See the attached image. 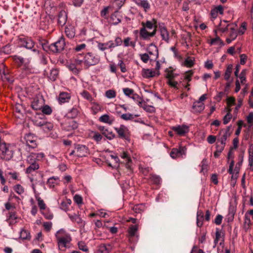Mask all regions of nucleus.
<instances>
[{
	"label": "nucleus",
	"mask_w": 253,
	"mask_h": 253,
	"mask_svg": "<svg viewBox=\"0 0 253 253\" xmlns=\"http://www.w3.org/2000/svg\"><path fill=\"white\" fill-rule=\"evenodd\" d=\"M70 99V94L66 92H60L58 97V102L60 104L68 102Z\"/></svg>",
	"instance_id": "dca6fc26"
},
{
	"label": "nucleus",
	"mask_w": 253,
	"mask_h": 253,
	"mask_svg": "<svg viewBox=\"0 0 253 253\" xmlns=\"http://www.w3.org/2000/svg\"><path fill=\"white\" fill-rule=\"evenodd\" d=\"M204 213L201 211H198L197 212V225L200 227L203 225L204 220Z\"/></svg>",
	"instance_id": "2f4dec72"
},
{
	"label": "nucleus",
	"mask_w": 253,
	"mask_h": 253,
	"mask_svg": "<svg viewBox=\"0 0 253 253\" xmlns=\"http://www.w3.org/2000/svg\"><path fill=\"white\" fill-rule=\"evenodd\" d=\"M88 153V148L85 145L79 144L76 146V156L77 157H86Z\"/></svg>",
	"instance_id": "9d476101"
},
{
	"label": "nucleus",
	"mask_w": 253,
	"mask_h": 253,
	"mask_svg": "<svg viewBox=\"0 0 253 253\" xmlns=\"http://www.w3.org/2000/svg\"><path fill=\"white\" fill-rule=\"evenodd\" d=\"M177 75L178 74L175 73L173 71H169L167 74V78L169 80H173Z\"/></svg>",
	"instance_id": "774afa93"
},
{
	"label": "nucleus",
	"mask_w": 253,
	"mask_h": 253,
	"mask_svg": "<svg viewBox=\"0 0 253 253\" xmlns=\"http://www.w3.org/2000/svg\"><path fill=\"white\" fill-rule=\"evenodd\" d=\"M224 146L221 144H218L217 143L216 147V151L214 153V156L215 157L217 158L220 155V153L222 152L224 148Z\"/></svg>",
	"instance_id": "c03bdc74"
},
{
	"label": "nucleus",
	"mask_w": 253,
	"mask_h": 253,
	"mask_svg": "<svg viewBox=\"0 0 253 253\" xmlns=\"http://www.w3.org/2000/svg\"><path fill=\"white\" fill-rule=\"evenodd\" d=\"M121 157L124 159L126 162V168L131 170V167L130 165V163L131 162V160L130 157L128 156L127 153L126 152H123V153L121 155Z\"/></svg>",
	"instance_id": "c756f323"
},
{
	"label": "nucleus",
	"mask_w": 253,
	"mask_h": 253,
	"mask_svg": "<svg viewBox=\"0 0 253 253\" xmlns=\"http://www.w3.org/2000/svg\"><path fill=\"white\" fill-rule=\"evenodd\" d=\"M68 69L73 73L77 74L79 73L80 70L77 68L76 65L75 64H70L68 66Z\"/></svg>",
	"instance_id": "052dcab7"
},
{
	"label": "nucleus",
	"mask_w": 253,
	"mask_h": 253,
	"mask_svg": "<svg viewBox=\"0 0 253 253\" xmlns=\"http://www.w3.org/2000/svg\"><path fill=\"white\" fill-rule=\"evenodd\" d=\"M133 1L139 6L144 8L145 11L148 10L150 5L147 0H133Z\"/></svg>",
	"instance_id": "aec40b11"
},
{
	"label": "nucleus",
	"mask_w": 253,
	"mask_h": 253,
	"mask_svg": "<svg viewBox=\"0 0 253 253\" xmlns=\"http://www.w3.org/2000/svg\"><path fill=\"white\" fill-rule=\"evenodd\" d=\"M14 61L19 64L20 65L24 64L26 61V59L18 56H15L14 57Z\"/></svg>",
	"instance_id": "69168bd1"
},
{
	"label": "nucleus",
	"mask_w": 253,
	"mask_h": 253,
	"mask_svg": "<svg viewBox=\"0 0 253 253\" xmlns=\"http://www.w3.org/2000/svg\"><path fill=\"white\" fill-rule=\"evenodd\" d=\"M115 130L117 131L120 138H126L128 129L125 125H122L118 127H115Z\"/></svg>",
	"instance_id": "f3484780"
},
{
	"label": "nucleus",
	"mask_w": 253,
	"mask_h": 253,
	"mask_svg": "<svg viewBox=\"0 0 253 253\" xmlns=\"http://www.w3.org/2000/svg\"><path fill=\"white\" fill-rule=\"evenodd\" d=\"M29 164L30 166L26 169V172L27 173H31L39 169V165L37 163Z\"/></svg>",
	"instance_id": "e433bc0d"
},
{
	"label": "nucleus",
	"mask_w": 253,
	"mask_h": 253,
	"mask_svg": "<svg viewBox=\"0 0 253 253\" xmlns=\"http://www.w3.org/2000/svg\"><path fill=\"white\" fill-rule=\"evenodd\" d=\"M91 134H92V138L96 142H99L101 140L102 136L98 132L96 131H92Z\"/></svg>",
	"instance_id": "5fc2aeb1"
},
{
	"label": "nucleus",
	"mask_w": 253,
	"mask_h": 253,
	"mask_svg": "<svg viewBox=\"0 0 253 253\" xmlns=\"http://www.w3.org/2000/svg\"><path fill=\"white\" fill-rule=\"evenodd\" d=\"M1 78L3 81H7L9 83H12L13 82V80L10 77V76L6 74L4 71L1 74Z\"/></svg>",
	"instance_id": "8fccbe9b"
},
{
	"label": "nucleus",
	"mask_w": 253,
	"mask_h": 253,
	"mask_svg": "<svg viewBox=\"0 0 253 253\" xmlns=\"http://www.w3.org/2000/svg\"><path fill=\"white\" fill-rule=\"evenodd\" d=\"M225 109L227 113L223 119V122L224 125L227 124L230 122L232 117V114L231 113V109L229 108H226Z\"/></svg>",
	"instance_id": "c9c22d12"
},
{
	"label": "nucleus",
	"mask_w": 253,
	"mask_h": 253,
	"mask_svg": "<svg viewBox=\"0 0 253 253\" xmlns=\"http://www.w3.org/2000/svg\"><path fill=\"white\" fill-rule=\"evenodd\" d=\"M98 120L100 122L107 124L109 125H111L115 121V118L113 116H109L108 114H104L99 117Z\"/></svg>",
	"instance_id": "2eb2a0df"
},
{
	"label": "nucleus",
	"mask_w": 253,
	"mask_h": 253,
	"mask_svg": "<svg viewBox=\"0 0 253 253\" xmlns=\"http://www.w3.org/2000/svg\"><path fill=\"white\" fill-rule=\"evenodd\" d=\"M13 190L18 194L21 195L23 194L25 192L24 187L20 184H16L13 186Z\"/></svg>",
	"instance_id": "37998d69"
},
{
	"label": "nucleus",
	"mask_w": 253,
	"mask_h": 253,
	"mask_svg": "<svg viewBox=\"0 0 253 253\" xmlns=\"http://www.w3.org/2000/svg\"><path fill=\"white\" fill-rule=\"evenodd\" d=\"M211 45H223V42L219 37H216L215 38L211 40L209 42Z\"/></svg>",
	"instance_id": "09e8293b"
},
{
	"label": "nucleus",
	"mask_w": 253,
	"mask_h": 253,
	"mask_svg": "<svg viewBox=\"0 0 253 253\" xmlns=\"http://www.w3.org/2000/svg\"><path fill=\"white\" fill-rule=\"evenodd\" d=\"M194 59L192 57H188L185 60V64L189 67H192L194 65Z\"/></svg>",
	"instance_id": "338daca9"
},
{
	"label": "nucleus",
	"mask_w": 253,
	"mask_h": 253,
	"mask_svg": "<svg viewBox=\"0 0 253 253\" xmlns=\"http://www.w3.org/2000/svg\"><path fill=\"white\" fill-rule=\"evenodd\" d=\"M80 94L81 96L84 99L87 100L90 102H92L93 100V98L91 95L89 94L88 92L86 90H84L82 92H81Z\"/></svg>",
	"instance_id": "de8ad7c7"
},
{
	"label": "nucleus",
	"mask_w": 253,
	"mask_h": 253,
	"mask_svg": "<svg viewBox=\"0 0 253 253\" xmlns=\"http://www.w3.org/2000/svg\"><path fill=\"white\" fill-rule=\"evenodd\" d=\"M78 110L77 108L73 107L68 112V115L69 117L74 118L76 117L78 114Z\"/></svg>",
	"instance_id": "3c124183"
},
{
	"label": "nucleus",
	"mask_w": 253,
	"mask_h": 253,
	"mask_svg": "<svg viewBox=\"0 0 253 253\" xmlns=\"http://www.w3.org/2000/svg\"><path fill=\"white\" fill-rule=\"evenodd\" d=\"M44 156L42 153H31L27 157V161L29 164L37 163V161L41 160Z\"/></svg>",
	"instance_id": "6e6552de"
},
{
	"label": "nucleus",
	"mask_w": 253,
	"mask_h": 253,
	"mask_svg": "<svg viewBox=\"0 0 253 253\" xmlns=\"http://www.w3.org/2000/svg\"><path fill=\"white\" fill-rule=\"evenodd\" d=\"M236 212V210L233 206H230L228 211V218L233 219L234 218V214Z\"/></svg>",
	"instance_id": "680f3d73"
},
{
	"label": "nucleus",
	"mask_w": 253,
	"mask_h": 253,
	"mask_svg": "<svg viewBox=\"0 0 253 253\" xmlns=\"http://www.w3.org/2000/svg\"><path fill=\"white\" fill-rule=\"evenodd\" d=\"M160 75V72L155 71L152 69H145L143 71V76L144 78H148L158 76Z\"/></svg>",
	"instance_id": "b1692460"
},
{
	"label": "nucleus",
	"mask_w": 253,
	"mask_h": 253,
	"mask_svg": "<svg viewBox=\"0 0 253 253\" xmlns=\"http://www.w3.org/2000/svg\"><path fill=\"white\" fill-rule=\"evenodd\" d=\"M160 35L163 40L167 43L169 42V33L165 26H160Z\"/></svg>",
	"instance_id": "a211bd4d"
},
{
	"label": "nucleus",
	"mask_w": 253,
	"mask_h": 253,
	"mask_svg": "<svg viewBox=\"0 0 253 253\" xmlns=\"http://www.w3.org/2000/svg\"><path fill=\"white\" fill-rule=\"evenodd\" d=\"M78 245L80 250L84 252L88 251V248L84 242L80 241L78 243Z\"/></svg>",
	"instance_id": "e2e57ef3"
},
{
	"label": "nucleus",
	"mask_w": 253,
	"mask_h": 253,
	"mask_svg": "<svg viewBox=\"0 0 253 253\" xmlns=\"http://www.w3.org/2000/svg\"><path fill=\"white\" fill-rule=\"evenodd\" d=\"M35 198L38 202V206L40 208L41 212L46 209V206L43 200L38 195L35 196Z\"/></svg>",
	"instance_id": "f704fd0d"
},
{
	"label": "nucleus",
	"mask_w": 253,
	"mask_h": 253,
	"mask_svg": "<svg viewBox=\"0 0 253 253\" xmlns=\"http://www.w3.org/2000/svg\"><path fill=\"white\" fill-rule=\"evenodd\" d=\"M53 127V125L52 123L49 122H45L43 124L42 129L45 132H48L51 130Z\"/></svg>",
	"instance_id": "79ce46f5"
},
{
	"label": "nucleus",
	"mask_w": 253,
	"mask_h": 253,
	"mask_svg": "<svg viewBox=\"0 0 253 253\" xmlns=\"http://www.w3.org/2000/svg\"><path fill=\"white\" fill-rule=\"evenodd\" d=\"M67 15L65 11H61L58 15V23L59 25L63 26L67 21Z\"/></svg>",
	"instance_id": "4be33fe9"
},
{
	"label": "nucleus",
	"mask_w": 253,
	"mask_h": 253,
	"mask_svg": "<svg viewBox=\"0 0 253 253\" xmlns=\"http://www.w3.org/2000/svg\"><path fill=\"white\" fill-rule=\"evenodd\" d=\"M150 178L151 181L156 184H160L161 181V177L157 175H152Z\"/></svg>",
	"instance_id": "bf43d9fd"
},
{
	"label": "nucleus",
	"mask_w": 253,
	"mask_h": 253,
	"mask_svg": "<svg viewBox=\"0 0 253 253\" xmlns=\"http://www.w3.org/2000/svg\"><path fill=\"white\" fill-rule=\"evenodd\" d=\"M139 116L138 115H133L130 113L123 114L121 116V118L125 121L132 120L135 117Z\"/></svg>",
	"instance_id": "58836bf2"
},
{
	"label": "nucleus",
	"mask_w": 253,
	"mask_h": 253,
	"mask_svg": "<svg viewBox=\"0 0 253 253\" xmlns=\"http://www.w3.org/2000/svg\"><path fill=\"white\" fill-rule=\"evenodd\" d=\"M18 43L21 47H25L28 49H32L37 55L40 54L39 50L36 48L33 49L35 44V42L31 37H20L18 39Z\"/></svg>",
	"instance_id": "f03ea898"
},
{
	"label": "nucleus",
	"mask_w": 253,
	"mask_h": 253,
	"mask_svg": "<svg viewBox=\"0 0 253 253\" xmlns=\"http://www.w3.org/2000/svg\"><path fill=\"white\" fill-rule=\"evenodd\" d=\"M193 108L195 112H201L205 109L204 103L197 101L193 103Z\"/></svg>",
	"instance_id": "cd10ccee"
},
{
	"label": "nucleus",
	"mask_w": 253,
	"mask_h": 253,
	"mask_svg": "<svg viewBox=\"0 0 253 253\" xmlns=\"http://www.w3.org/2000/svg\"><path fill=\"white\" fill-rule=\"evenodd\" d=\"M246 30H247V23L246 22H243L242 23V24L238 31V33L239 35H243L245 33Z\"/></svg>",
	"instance_id": "0e129e2a"
},
{
	"label": "nucleus",
	"mask_w": 253,
	"mask_h": 253,
	"mask_svg": "<svg viewBox=\"0 0 253 253\" xmlns=\"http://www.w3.org/2000/svg\"><path fill=\"white\" fill-rule=\"evenodd\" d=\"M68 216L70 219L73 222H76L78 224L81 223L83 222V220L81 219V218L77 214H74L73 215H71L70 214H68Z\"/></svg>",
	"instance_id": "a18cd8bd"
},
{
	"label": "nucleus",
	"mask_w": 253,
	"mask_h": 253,
	"mask_svg": "<svg viewBox=\"0 0 253 253\" xmlns=\"http://www.w3.org/2000/svg\"><path fill=\"white\" fill-rule=\"evenodd\" d=\"M112 250V246L110 244H101L98 249L100 253H109Z\"/></svg>",
	"instance_id": "bb28decb"
},
{
	"label": "nucleus",
	"mask_w": 253,
	"mask_h": 253,
	"mask_svg": "<svg viewBox=\"0 0 253 253\" xmlns=\"http://www.w3.org/2000/svg\"><path fill=\"white\" fill-rule=\"evenodd\" d=\"M58 74V71L55 69H52L50 70L49 78L50 80L55 81Z\"/></svg>",
	"instance_id": "6e6d98bb"
},
{
	"label": "nucleus",
	"mask_w": 253,
	"mask_h": 253,
	"mask_svg": "<svg viewBox=\"0 0 253 253\" xmlns=\"http://www.w3.org/2000/svg\"><path fill=\"white\" fill-rule=\"evenodd\" d=\"M58 247L60 249L68 247V245L72 240L70 234L67 233L63 229H60L55 234Z\"/></svg>",
	"instance_id": "f257e3e1"
},
{
	"label": "nucleus",
	"mask_w": 253,
	"mask_h": 253,
	"mask_svg": "<svg viewBox=\"0 0 253 253\" xmlns=\"http://www.w3.org/2000/svg\"><path fill=\"white\" fill-rule=\"evenodd\" d=\"M123 90V92L126 96L131 98L133 100H136L139 98V96L137 94L135 93L134 90L131 88L128 87L124 88Z\"/></svg>",
	"instance_id": "6ab92c4d"
},
{
	"label": "nucleus",
	"mask_w": 253,
	"mask_h": 253,
	"mask_svg": "<svg viewBox=\"0 0 253 253\" xmlns=\"http://www.w3.org/2000/svg\"><path fill=\"white\" fill-rule=\"evenodd\" d=\"M139 56L141 60L145 63H147L149 60H155L147 53L139 54Z\"/></svg>",
	"instance_id": "ea45409f"
},
{
	"label": "nucleus",
	"mask_w": 253,
	"mask_h": 253,
	"mask_svg": "<svg viewBox=\"0 0 253 253\" xmlns=\"http://www.w3.org/2000/svg\"><path fill=\"white\" fill-rule=\"evenodd\" d=\"M91 102V110L94 115L96 114L99 111H101L103 107L102 106L99 104L98 103L96 102Z\"/></svg>",
	"instance_id": "473e14b6"
},
{
	"label": "nucleus",
	"mask_w": 253,
	"mask_h": 253,
	"mask_svg": "<svg viewBox=\"0 0 253 253\" xmlns=\"http://www.w3.org/2000/svg\"><path fill=\"white\" fill-rule=\"evenodd\" d=\"M41 110L44 114L47 115H50L52 112V110L51 107L47 105L42 106Z\"/></svg>",
	"instance_id": "49530a36"
},
{
	"label": "nucleus",
	"mask_w": 253,
	"mask_h": 253,
	"mask_svg": "<svg viewBox=\"0 0 253 253\" xmlns=\"http://www.w3.org/2000/svg\"><path fill=\"white\" fill-rule=\"evenodd\" d=\"M105 96L107 98L109 99L114 98L116 97V93L114 90L109 89L106 91Z\"/></svg>",
	"instance_id": "864d4df0"
},
{
	"label": "nucleus",
	"mask_w": 253,
	"mask_h": 253,
	"mask_svg": "<svg viewBox=\"0 0 253 253\" xmlns=\"http://www.w3.org/2000/svg\"><path fill=\"white\" fill-rule=\"evenodd\" d=\"M20 237L23 240L30 239V233L28 230L23 229L20 231Z\"/></svg>",
	"instance_id": "a19ab883"
},
{
	"label": "nucleus",
	"mask_w": 253,
	"mask_h": 253,
	"mask_svg": "<svg viewBox=\"0 0 253 253\" xmlns=\"http://www.w3.org/2000/svg\"><path fill=\"white\" fill-rule=\"evenodd\" d=\"M103 135L109 140L113 139L115 136V134L112 131H109L108 129L105 130Z\"/></svg>",
	"instance_id": "13d9d810"
},
{
	"label": "nucleus",
	"mask_w": 253,
	"mask_h": 253,
	"mask_svg": "<svg viewBox=\"0 0 253 253\" xmlns=\"http://www.w3.org/2000/svg\"><path fill=\"white\" fill-rule=\"evenodd\" d=\"M187 149L185 146H180L178 149L173 148L170 153V157L173 159L179 157L184 158L186 156Z\"/></svg>",
	"instance_id": "423d86ee"
},
{
	"label": "nucleus",
	"mask_w": 253,
	"mask_h": 253,
	"mask_svg": "<svg viewBox=\"0 0 253 253\" xmlns=\"http://www.w3.org/2000/svg\"><path fill=\"white\" fill-rule=\"evenodd\" d=\"M65 45V39L63 37H61L56 42L51 44L49 48L50 50L54 52H59L64 49Z\"/></svg>",
	"instance_id": "39448f33"
},
{
	"label": "nucleus",
	"mask_w": 253,
	"mask_h": 253,
	"mask_svg": "<svg viewBox=\"0 0 253 253\" xmlns=\"http://www.w3.org/2000/svg\"><path fill=\"white\" fill-rule=\"evenodd\" d=\"M231 126H228L225 130L220 131L217 143L220 142L221 145L225 146L227 138L231 135Z\"/></svg>",
	"instance_id": "0eeeda50"
},
{
	"label": "nucleus",
	"mask_w": 253,
	"mask_h": 253,
	"mask_svg": "<svg viewBox=\"0 0 253 253\" xmlns=\"http://www.w3.org/2000/svg\"><path fill=\"white\" fill-rule=\"evenodd\" d=\"M227 21L223 20L221 21L220 24H219L218 28L217 29L214 30V32L216 33L217 31H221L222 33L226 32L229 28H230V26L231 24H226Z\"/></svg>",
	"instance_id": "a878e982"
},
{
	"label": "nucleus",
	"mask_w": 253,
	"mask_h": 253,
	"mask_svg": "<svg viewBox=\"0 0 253 253\" xmlns=\"http://www.w3.org/2000/svg\"><path fill=\"white\" fill-rule=\"evenodd\" d=\"M147 53L154 60L158 58L159 56L157 47L153 43L150 44L146 49Z\"/></svg>",
	"instance_id": "f8f14e48"
},
{
	"label": "nucleus",
	"mask_w": 253,
	"mask_h": 253,
	"mask_svg": "<svg viewBox=\"0 0 253 253\" xmlns=\"http://www.w3.org/2000/svg\"><path fill=\"white\" fill-rule=\"evenodd\" d=\"M17 219L16 212L14 211H9L7 215L6 221H9L10 220H15Z\"/></svg>",
	"instance_id": "4d7b16f0"
},
{
	"label": "nucleus",
	"mask_w": 253,
	"mask_h": 253,
	"mask_svg": "<svg viewBox=\"0 0 253 253\" xmlns=\"http://www.w3.org/2000/svg\"><path fill=\"white\" fill-rule=\"evenodd\" d=\"M111 42V44H112V48H114L116 46L121 45L123 42V41L121 38L119 37H117L114 41H110Z\"/></svg>",
	"instance_id": "603ef678"
},
{
	"label": "nucleus",
	"mask_w": 253,
	"mask_h": 253,
	"mask_svg": "<svg viewBox=\"0 0 253 253\" xmlns=\"http://www.w3.org/2000/svg\"><path fill=\"white\" fill-rule=\"evenodd\" d=\"M110 21L113 25H117L121 22L120 14L117 11H115L111 15Z\"/></svg>",
	"instance_id": "c85d7f7f"
},
{
	"label": "nucleus",
	"mask_w": 253,
	"mask_h": 253,
	"mask_svg": "<svg viewBox=\"0 0 253 253\" xmlns=\"http://www.w3.org/2000/svg\"><path fill=\"white\" fill-rule=\"evenodd\" d=\"M43 105V99L42 97H35L32 102L31 106L35 110H41Z\"/></svg>",
	"instance_id": "4468645a"
},
{
	"label": "nucleus",
	"mask_w": 253,
	"mask_h": 253,
	"mask_svg": "<svg viewBox=\"0 0 253 253\" xmlns=\"http://www.w3.org/2000/svg\"><path fill=\"white\" fill-rule=\"evenodd\" d=\"M138 226L137 225H130L127 230L128 237L129 241L130 243H133L135 241L133 240V238L136 237L138 238Z\"/></svg>",
	"instance_id": "1a4fd4ad"
},
{
	"label": "nucleus",
	"mask_w": 253,
	"mask_h": 253,
	"mask_svg": "<svg viewBox=\"0 0 253 253\" xmlns=\"http://www.w3.org/2000/svg\"><path fill=\"white\" fill-rule=\"evenodd\" d=\"M223 241V235L221 231L219 229L216 228L215 232V238L214 240V245L213 247L214 248L216 246L219 241H221L219 244L220 245H221Z\"/></svg>",
	"instance_id": "393cba45"
},
{
	"label": "nucleus",
	"mask_w": 253,
	"mask_h": 253,
	"mask_svg": "<svg viewBox=\"0 0 253 253\" xmlns=\"http://www.w3.org/2000/svg\"><path fill=\"white\" fill-rule=\"evenodd\" d=\"M237 25L236 24H232L230 26L229 37L232 39V40H235L238 36V32L237 31Z\"/></svg>",
	"instance_id": "412c9836"
},
{
	"label": "nucleus",
	"mask_w": 253,
	"mask_h": 253,
	"mask_svg": "<svg viewBox=\"0 0 253 253\" xmlns=\"http://www.w3.org/2000/svg\"><path fill=\"white\" fill-rule=\"evenodd\" d=\"M60 180L57 176H52L47 180V184L50 188H53L59 184Z\"/></svg>",
	"instance_id": "5701e85b"
},
{
	"label": "nucleus",
	"mask_w": 253,
	"mask_h": 253,
	"mask_svg": "<svg viewBox=\"0 0 253 253\" xmlns=\"http://www.w3.org/2000/svg\"><path fill=\"white\" fill-rule=\"evenodd\" d=\"M232 70H233V65L232 64H229L227 66L226 70L225 71L224 75V79L226 81H228L229 80L231 74L232 72Z\"/></svg>",
	"instance_id": "4c0bfd02"
},
{
	"label": "nucleus",
	"mask_w": 253,
	"mask_h": 253,
	"mask_svg": "<svg viewBox=\"0 0 253 253\" xmlns=\"http://www.w3.org/2000/svg\"><path fill=\"white\" fill-rule=\"evenodd\" d=\"M97 47L100 50L104 51L108 49L112 48V44H111V42L109 41L105 43L99 42Z\"/></svg>",
	"instance_id": "7c9ffc66"
},
{
	"label": "nucleus",
	"mask_w": 253,
	"mask_h": 253,
	"mask_svg": "<svg viewBox=\"0 0 253 253\" xmlns=\"http://www.w3.org/2000/svg\"><path fill=\"white\" fill-rule=\"evenodd\" d=\"M24 139L27 150L30 151L31 149H34L37 147V137L35 135L32 133L26 134Z\"/></svg>",
	"instance_id": "20e7f679"
},
{
	"label": "nucleus",
	"mask_w": 253,
	"mask_h": 253,
	"mask_svg": "<svg viewBox=\"0 0 253 253\" xmlns=\"http://www.w3.org/2000/svg\"><path fill=\"white\" fill-rule=\"evenodd\" d=\"M65 32L67 37L69 39H72L75 36V29L72 26L66 27L65 30Z\"/></svg>",
	"instance_id": "72a5a7b5"
},
{
	"label": "nucleus",
	"mask_w": 253,
	"mask_h": 253,
	"mask_svg": "<svg viewBox=\"0 0 253 253\" xmlns=\"http://www.w3.org/2000/svg\"><path fill=\"white\" fill-rule=\"evenodd\" d=\"M99 61V56L91 52H88L84 56V64L87 68L97 64Z\"/></svg>",
	"instance_id": "7ed1b4c3"
},
{
	"label": "nucleus",
	"mask_w": 253,
	"mask_h": 253,
	"mask_svg": "<svg viewBox=\"0 0 253 253\" xmlns=\"http://www.w3.org/2000/svg\"><path fill=\"white\" fill-rule=\"evenodd\" d=\"M172 129L179 135H184L189 132V127L186 125H178L172 127Z\"/></svg>",
	"instance_id": "9b49d317"
},
{
	"label": "nucleus",
	"mask_w": 253,
	"mask_h": 253,
	"mask_svg": "<svg viewBox=\"0 0 253 253\" xmlns=\"http://www.w3.org/2000/svg\"><path fill=\"white\" fill-rule=\"evenodd\" d=\"M156 29L154 28L152 32H148L145 27H142L140 30V36L143 40H147L153 37L156 34Z\"/></svg>",
	"instance_id": "ddd939ff"
}]
</instances>
